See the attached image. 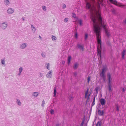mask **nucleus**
Listing matches in <instances>:
<instances>
[{
  "instance_id": "nucleus-1",
  "label": "nucleus",
  "mask_w": 126,
  "mask_h": 126,
  "mask_svg": "<svg viewBox=\"0 0 126 126\" xmlns=\"http://www.w3.org/2000/svg\"><path fill=\"white\" fill-rule=\"evenodd\" d=\"M86 6L87 8L90 10L91 13V18L93 23V30L96 34L98 44L97 52L98 57H101V42L100 35V30L103 27L105 30L106 35L108 37L110 36V32L105 29L106 25L104 21L101 16L100 10V7L98 3L96 5L97 9L94 5L92 7L91 4L87 2Z\"/></svg>"
},
{
  "instance_id": "nucleus-2",
  "label": "nucleus",
  "mask_w": 126,
  "mask_h": 126,
  "mask_svg": "<svg viewBox=\"0 0 126 126\" xmlns=\"http://www.w3.org/2000/svg\"><path fill=\"white\" fill-rule=\"evenodd\" d=\"M107 77L108 78V89L109 92H111L112 91L111 89V82L110 80L111 78V75L110 73H108L107 74Z\"/></svg>"
},
{
  "instance_id": "nucleus-3",
  "label": "nucleus",
  "mask_w": 126,
  "mask_h": 126,
  "mask_svg": "<svg viewBox=\"0 0 126 126\" xmlns=\"http://www.w3.org/2000/svg\"><path fill=\"white\" fill-rule=\"evenodd\" d=\"M112 3L116 6L120 7H123L124 5L122 4V3L117 2L116 0H109Z\"/></svg>"
},
{
  "instance_id": "nucleus-4",
  "label": "nucleus",
  "mask_w": 126,
  "mask_h": 126,
  "mask_svg": "<svg viewBox=\"0 0 126 126\" xmlns=\"http://www.w3.org/2000/svg\"><path fill=\"white\" fill-rule=\"evenodd\" d=\"M77 47L81 51L84 50V45L78 43L77 44Z\"/></svg>"
},
{
  "instance_id": "nucleus-5",
  "label": "nucleus",
  "mask_w": 126,
  "mask_h": 126,
  "mask_svg": "<svg viewBox=\"0 0 126 126\" xmlns=\"http://www.w3.org/2000/svg\"><path fill=\"white\" fill-rule=\"evenodd\" d=\"M14 9L9 7L8 8L7 10V13L8 14L11 15L14 13Z\"/></svg>"
},
{
  "instance_id": "nucleus-6",
  "label": "nucleus",
  "mask_w": 126,
  "mask_h": 126,
  "mask_svg": "<svg viewBox=\"0 0 126 126\" xmlns=\"http://www.w3.org/2000/svg\"><path fill=\"white\" fill-rule=\"evenodd\" d=\"M27 46V44L26 43H24L21 44L19 45V48L22 49H24Z\"/></svg>"
},
{
  "instance_id": "nucleus-7",
  "label": "nucleus",
  "mask_w": 126,
  "mask_h": 126,
  "mask_svg": "<svg viewBox=\"0 0 126 126\" xmlns=\"http://www.w3.org/2000/svg\"><path fill=\"white\" fill-rule=\"evenodd\" d=\"M8 26L7 23L5 22L2 24L1 28L2 30H4Z\"/></svg>"
},
{
  "instance_id": "nucleus-8",
  "label": "nucleus",
  "mask_w": 126,
  "mask_h": 126,
  "mask_svg": "<svg viewBox=\"0 0 126 126\" xmlns=\"http://www.w3.org/2000/svg\"><path fill=\"white\" fill-rule=\"evenodd\" d=\"M98 115L100 116H103L104 115V112L103 110H101L99 109L98 110Z\"/></svg>"
},
{
  "instance_id": "nucleus-9",
  "label": "nucleus",
  "mask_w": 126,
  "mask_h": 126,
  "mask_svg": "<svg viewBox=\"0 0 126 126\" xmlns=\"http://www.w3.org/2000/svg\"><path fill=\"white\" fill-rule=\"evenodd\" d=\"M101 105L102 106L104 105L106 103V101L105 99L101 98L100 100Z\"/></svg>"
},
{
  "instance_id": "nucleus-10",
  "label": "nucleus",
  "mask_w": 126,
  "mask_h": 126,
  "mask_svg": "<svg viewBox=\"0 0 126 126\" xmlns=\"http://www.w3.org/2000/svg\"><path fill=\"white\" fill-rule=\"evenodd\" d=\"M4 3L6 6H9L10 4V2L9 0H4Z\"/></svg>"
},
{
  "instance_id": "nucleus-11",
  "label": "nucleus",
  "mask_w": 126,
  "mask_h": 126,
  "mask_svg": "<svg viewBox=\"0 0 126 126\" xmlns=\"http://www.w3.org/2000/svg\"><path fill=\"white\" fill-rule=\"evenodd\" d=\"M52 71H50L47 75V77L48 78H50L52 77Z\"/></svg>"
},
{
  "instance_id": "nucleus-12",
  "label": "nucleus",
  "mask_w": 126,
  "mask_h": 126,
  "mask_svg": "<svg viewBox=\"0 0 126 126\" xmlns=\"http://www.w3.org/2000/svg\"><path fill=\"white\" fill-rule=\"evenodd\" d=\"M107 70V68L106 66L104 65L102 70L101 72L105 73Z\"/></svg>"
},
{
  "instance_id": "nucleus-13",
  "label": "nucleus",
  "mask_w": 126,
  "mask_h": 126,
  "mask_svg": "<svg viewBox=\"0 0 126 126\" xmlns=\"http://www.w3.org/2000/svg\"><path fill=\"white\" fill-rule=\"evenodd\" d=\"M78 64L77 63H75L73 66V68L75 69L76 70L77 69L78 67Z\"/></svg>"
},
{
  "instance_id": "nucleus-14",
  "label": "nucleus",
  "mask_w": 126,
  "mask_h": 126,
  "mask_svg": "<svg viewBox=\"0 0 126 126\" xmlns=\"http://www.w3.org/2000/svg\"><path fill=\"white\" fill-rule=\"evenodd\" d=\"M99 76L101 78L105 77V73L102 72L100 73Z\"/></svg>"
},
{
  "instance_id": "nucleus-15",
  "label": "nucleus",
  "mask_w": 126,
  "mask_h": 126,
  "mask_svg": "<svg viewBox=\"0 0 126 126\" xmlns=\"http://www.w3.org/2000/svg\"><path fill=\"white\" fill-rule=\"evenodd\" d=\"M125 52L126 50H124L122 53V58L123 59H124V57L125 55Z\"/></svg>"
},
{
  "instance_id": "nucleus-16",
  "label": "nucleus",
  "mask_w": 126,
  "mask_h": 126,
  "mask_svg": "<svg viewBox=\"0 0 126 126\" xmlns=\"http://www.w3.org/2000/svg\"><path fill=\"white\" fill-rule=\"evenodd\" d=\"M38 94V92H35L33 93L32 94V95L34 96V97H36L37 96Z\"/></svg>"
},
{
  "instance_id": "nucleus-17",
  "label": "nucleus",
  "mask_w": 126,
  "mask_h": 126,
  "mask_svg": "<svg viewBox=\"0 0 126 126\" xmlns=\"http://www.w3.org/2000/svg\"><path fill=\"white\" fill-rule=\"evenodd\" d=\"M71 56H69L68 57V64L69 65V63L70 62V61L71 60Z\"/></svg>"
},
{
  "instance_id": "nucleus-18",
  "label": "nucleus",
  "mask_w": 126,
  "mask_h": 126,
  "mask_svg": "<svg viewBox=\"0 0 126 126\" xmlns=\"http://www.w3.org/2000/svg\"><path fill=\"white\" fill-rule=\"evenodd\" d=\"M73 98H74V97L72 96H71V95L70 96L68 97L69 100L70 101H71L72 100Z\"/></svg>"
},
{
  "instance_id": "nucleus-19",
  "label": "nucleus",
  "mask_w": 126,
  "mask_h": 126,
  "mask_svg": "<svg viewBox=\"0 0 126 126\" xmlns=\"http://www.w3.org/2000/svg\"><path fill=\"white\" fill-rule=\"evenodd\" d=\"M16 103L17 104L19 105L20 106L21 105V103L19 100L18 99H17Z\"/></svg>"
},
{
  "instance_id": "nucleus-20",
  "label": "nucleus",
  "mask_w": 126,
  "mask_h": 126,
  "mask_svg": "<svg viewBox=\"0 0 126 126\" xmlns=\"http://www.w3.org/2000/svg\"><path fill=\"white\" fill-rule=\"evenodd\" d=\"M31 25V28L32 29V30L34 31V32H35L36 30L35 28L32 25Z\"/></svg>"
},
{
  "instance_id": "nucleus-21",
  "label": "nucleus",
  "mask_w": 126,
  "mask_h": 126,
  "mask_svg": "<svg viewBox=\"0 0 126 126\" xmlns=\"http://www.w3.org/2000/svg\"><path fill=\"white\" fill-rule=\"evenodd\" d=\"M89 89L88 88H87V90L85 92V98H86L87 95V94L88 92L89 91Z\"/></svg>"
},
{
  "instance_id": "nucleus-22",
  "label": "nucleus",
  "mask_w": 126,
  "mask_h": 126,
  "mask_svg": "<svg viewBox=\"0 0 126 126\" xmlns=\"http://www.w3.org/2000/svg\"><path fill=\"white\" fill-rule=\"evenodd\" d=\"M42 8L43 10L44 11H46L47 10V9L46 6H42Z\"/></svg>"
},
{
  "instance_id": "nucleus-23",
  "label": "nucleus",
  "mask_w": 126,
  "mask_h": 126,
  "mask_svg": "<svg viewBox=\"0 0 126 126\" xmlns=\"http://www.w3.org/2000/svg\"><path fill=\"white\" fill-rule=\"evenodd\" d=\"M57 92L56 90V87H55L54 88V96L55 97L56 96V94Z\"/></svg>"
},
{
  "instance_id": "nucleus-24",
  "label": "nucleus",
  "mask_w": 126,
  "mask_h": 126,
  "mask_svg": "<svg viewBox=\"0 0 126 126\" xmlns=\"http://www.w3.org/2000/svg\"><path fill=\"white\" fill-rule=\"evenodd\" d=\"M52 40L53 41L55 40H56V38L54 36L52 35Z\"/></svg>"
},
{
  "instance_id": "nucleus-25",
  "label": "nucleus",
  "mask_w": 126,
  "mask_h": 126,
  "mask_svg": "<svg viewBox=\"0 0 126 126\" xmlns=\"http://www.w3.org/2000/svg\"><path fill=\"white\" fill-rule=\"evenodd\" d=\"M107 44L109 46H111V43L109 41H108L106 42Z\"/></svg>"
},
{
  "instance_id": "nucleus-26",
  "label": "nucleus",
  "mask_w": 126,
  "mask_h": 126,
  "mask_svg": "<svg viewBox=\"0 0 126 126\" xmlns=\"http://www.w3.org/2000/svg\"><path fill=\"white\" fill-rule=\"evenodd\" d=\"M96 126H101V123L100 121H98L96 124Z\"/></svg>"
},
{
  "instance_id": "nucleus-27",
  "label": "nucleus",
  "mask_w": 126,
  "mask_h": 126,
  "mask_svg": "<svg viewBox=\"0 0 126 126\" xmlns=\"http://www.w3.org/2000/svg\"><path fill=\"white\" fill-rule=\"evenodd\" d=\"M116 111H119V107H118V105H117V104L116 105Z\"/></svg>"
},
{
  "instance_id": "nucleus-28",
  "label": "nucleus",
  "mask_w": 126,
  "mask_h": 126,
  "mask_svg": "<svg viewBox=\"0 0 126 126\" xmlns=\"http://www.w3.org/2000/svg\"><path fill=\"white\" fill-rule=\"evenodd\" d=\"M88 34L87 33H86L85 34V40H86L88 38Z\"/></svg>"
},
{
  "instance_id": "nucleus-29",
  "label": "nucleus",
  "mask_w": 126,
  "mask_h": 126,
  "mask_svg": "<svg viewBox=\"0 0 126 126\" xmlns=\"http://www.w3.org/2000/svg\"><path fill=\"white\" fill-rule=\"evenodd\" d=\"M19 72L21 73L23 70V68L22 67H20L19 68Z\"/></svg>"
},
{
  "instance_id": "nucleus-30",
  "label": "nucleus",
  "mask_w": 126,
  "mask_h": 126,
  "mask_svg": "<svg viewBox=\"0 0 126 126\" xmlns=\"http://www.w3.org/2000/svg\"><path fill=\"white\" fill-rule=\"evenodd\" d=\"M72 16L74 18H75L76 17V16L75 14L74 13H72Z\"/></svg>"
},
{
  "instance_id": "nucleus-31",
  "label": "nucleus",
  "mask_w": 126,
  "mask_h": 126,
  "mask_svg": "<svg viewBox=\"0 0 126 126\" xmlns=\"http://www.w3.org/2000/svg\"><path fill=\"white\" fill-rule=\"evenodd\" d=\"M45 104V101L44 100H43L42 102V105H41L43 107H44V104Z\"/></svg>"
},
{
  "instance_id": "nucleus-32",
  "label": "nucleus",
  "mask_w": 126,
  "mask_h": 126,
  "mask_svg": "<svg viewBox=\"0 0 126 126\" xmlns=\"http://www.w3.org/2000/svg\"><path fill=\"white\" fill-rule=\"evenodd\" d=\"M74 76L75 77H76L77 75V72H75L73 73Z\"/></svg>"
},
{
  "instance_id": "nucleus-33",
  "label": "nucleus",
  "mask_w": 126,
  "mask_h": 126,
  "mask_svg": "<svg viewBox=\"0 0 126 126\" xmlns=\"http://www.w3.org/2000/svg\"><path fill=\"white\" fill-rule=\"evenodd\" d=\"M1 63L2 64H3L4 65L5 64V60H3L2 59L1 61Z\"/></svg>"
},
{
  "instance_id": "nucleus-34",
  "label": "nucleus",
  "mask_w": 126,
  "mask_h": 126,
  "mask_svg": "<svg viewBox=\"0 0 126 126\" xmlns=\"http://www.w3.org/2000/svg\"><path fill=\"white\" fill-rule=\"evenodd\" d=\"M68 18H65L64 19V21L65 22H66L68 21Z\"/></svg>"
},
{
  "instance_id": "nucleus-35",
  "label": "nucleus",
  "mask_w": 126,
  "mask_h": 126,
  "mask_svg": "<svg viewBox=\"0 0 126 126\" xmlns=\"http://www.w3.org/2000/svg\"><path fill=\"white\" fill-rule=\"evenodd\" d=\"M90 76H89L88 77V79H87V80H88L87 82H88V83H89L90 80Z\"/></svg>"
},
{
  "instance_id": "nucleus-36",
  "label": "nucleus",
  "mask_w": 126,
  "mask_h": 126,
  "mask_svg": "<svg viewBox=\"0 0 126 126\" xmlns=\"http://www.w3.org/2000/svg\"><path fill=\"white\" fill-rule=\"evenodd\" d=\"M45 53H42L41 54V55L43 57H44V58H45Z\"/></svg>"
},
{
  "instance_id": "nucleus-37",
  "label": "nucleus",
  "mask_w": 126,
  "mask_h": 126,
  "mask_svg": "<svg viewBox=\"0 0 126 126\" xmlns=\"http://www.w3.org/2000/svg\"><path fill=\"white\" fill-rule=\"evenodd\" d=\"M54 111L53 110H51L50 111V113H51V114H53L54 113Z\"/></svg>"
},
{
  "instance_id": "nucleus-38",
  "label": "nucleus",
  "mask_w": 126,
  "mask_h": 126,
  "mask_svg": "<svg viewBox=\"0 0 126 126\" xmlns=\"http://www.w3.org/2000/svg\"><path fill=\"white\" fill-rule=\"evenodd\" d=\"M79 24L80 26L82 25V20L81 19H80L79 20Z\"/></svg>"
},
{
  "instance_id": "nucleus-39",
  "label": "nucleus",
  "mask_w": 126,
  "mask_h": 126,
  "mask_svg": "<svg viewBox=\"0 0 126 126\" xmlns=\"http://www.w3.org/2000/svg\"><path fill=\"white\" fill-rule=\"evenodd\" d=\"M95 104V101H93V102L92 103V104L91 105V106L92 107L93 106H94Z\"/></svg>"
},
{
  "instance_id": "nucleus-40",
  "label": "nucleus",
  "mask_w": 126,
  "mask_h": 126,
  "mask_svg": "<svg viewBox=\"0 0 126 126\" xmlns=\"http://www.w3.org/2000/svg\"><path fill=\"white\" fill-rule=\"evenodd\" d=\"M75 37L76 38H77L78 37V34L77 32H76L75 34Z\"/></svg>"
},
{
  "instance_id": "nucleus-41",
  "label": "nucleus",
  "mask_w": 126,
  "mask_h": 126,
  "mask_svg": "<svg viewBox=\"0 0 126 126\" xmlns=\"http://www.w3.org/2000/svg\"><path fill=\"white\" fill-rule=\"evenodd\" d=\"M84 120L80 124V126H83L84 123Z\"/></svg>"
},
{
  "instance_id": "nucleus-42",
  "label": "nucleus",
  "mask_w": 126,
  "mask_h": 126,
  "mask_svg": "<svg viewBox=\"0 0 126 126\" xmlns=\"http://www.w3.org/2000/svg\"><path fill=\"white\" fill-rule=\"evenodd\" d=\"M95 90L96 91V93L97 94L98 93V89L97 88H96L95 89Z\"/></svg>"
},
{
  "instance_id": "nucleus-43",
  "label": "nucleus",
  "mask_w": 126,
  "mask_h": 126,
  "mask_svg": "<svg viewBox=\"0 0 126 126\" xmlns=\"http://www.w3.org/2000/svg\"><path fill=\"white\" fill-rule=\"evenodd\" d=\"M66 7V5L65 4H63V8L64 9Z\"/></svg>"
},
{
  "instance_id": "nucleus-44",
  "label": "nucleus",
  "mask_w": 126,
  "mask_h": 126,
  "mask_svg": "<svg viewBox=\"0 0 126 126\" xmlns=\"http://www.w3.org/2000/svg\"><path fill=\"white\" fill-rule=\"evenodd\" d=\"M122 91H123V92H125V90L124 89V88H122Z\"/></svg>"
},
{
  "instance_id": "nucleus-45",
  "label": "nucleus",
  "mask_w": 126,
  "mask_h": 126,
  "mask_svg": "<svg viewBox=\"0 0 126 126\" xmlns=\"http://www.w3.org/2000/svg\"><path fill=\"white\" fill-rule=\"evenodd\" d=\"M102 78V79L104 81H105V80H106L105 77H103V78Z\"/></svg>"
},
{
  "instance_id": "nucleus-46",
  "label": "nucleus",
  "mask_w": 126,
  "mask_h": 126,
  "mask_svg": "<svg viewBox=\"0 0 126 126\" xmlns=\"http://www.w3.org/2000/svg\"><path fill=\"white\" fill-rule=\"evenodd\" d=\"M40 77H42V76H43V74H42V73H40Z\"/></svg>"
},
{
  "instance_id": "nucleus-47",
  "label": "nucleus",
  "mask_w": 126,
  "mask_h": 126,
  "mask_svg": "<svg viewBox=\"0 0 126 126\" xmlns=\"http://www.w3.org/2000/svg\"><path fill=\"white\" fill-rule=\"evenodd\" d=\"M49 67V63H48V64L47 65V69L49 70V68H48Z\"/></svg>"
},
{
  "instance_id": "nucleus-48",
  "label": "nucleus",
  "mask_w": 126,
  "mask_h": 126,
  "mask_svg": "<svg viewBox=\"0 0 126 126\" xmlns=\"http://www.w3.org/2000/svg\"><path fill=\"white\" fill-rule=\"evenodd\" d=\"M90 94H91V93H90L88 95V97L87 99V101L89 99V96H90Z\"/></svg>"
},
{
  "instance_id": "nucleus-49",
  "label": "nucleus",
  "mask_w": 126,
  "mask_h": 126,
  "mask_svg": "<svg viewBox=\"0 0 126 126\" xmlns=\"http://www.w3.org/2000/svg\"><path fill=\"white\" fill-rule=\"evenodd\" d=\"M65 63V61H62V63L63 64H64Z\"/></svg>"
},
{
  "instance_id": "nucleus-50",
  "label": "nucleus",
  "mask_w": 126,
  "mask_h": 126,
  "mask_svg": "<svg viewBox=\"0 0 126 126\" xmlns=\"http://www.w3.org/2000/svg\"><path fill=\"white\" fill-rule=\"evenodd\" d=\"M123 21L125 24H126V18L125 19V20L124 21Z\"/></svg>"
},
{
  "instance_id": "nucleus-51",
  "label": "nucleus",
  "mask_w": 126,
  "mask_h": 126,
  "mask_svg": "<svg viewBox=\"0 0 126 126\" xmlns=\"http://www.w3.org/2000/svg\"><path fill=\"white\" fill-rule=\"evenodd\" d=\"M21 72H19V73H18V75L19 76H20V75L21 74Z\"/></svg>"
},
{
  "instance_id": "nucleus-52",
  "label": "nucleus",
  "mask_w": 126,
  "mask_h": 126,
  "mask_svg": "<svg viewBox=\"0 0 126 126\" xmlns=\"http://www.w3.org/2000/svg\"><path fill=\"white\" fill-rule=\"evenodd\" d=\"M61 125V124H56V126H59L60 125Z\"/></svg>"
},
{
  "instance_id": "nucleus-53",
  "label": "nucleus",
  "mask_w": 126,
  "mask_h": 126,
  "mask_svg": "<svg viewBox=\"0 0 126 126\" xmlns=\"http://www.w3.org/2000/svg\"><path fill=\"white\" fill-rule=\"evenodd\" d=\"M95 97H94V98L93 99V101H95Z\"/></svg>"
},
{
  "instance_id": "nucleus-54",
  "label": "nucleus",
  "mask_w": 126,
  "mask_h": 126,
  "mask_svg": "<svg viewBox=\"0 0 126 126\" xmlns=\"http://www.w3.org/2000/svg\"><path fill=\"white\" fill-rule=\"evenodd\" d=\"M22 19L23 21H24L25 20L24 18L23 17L22 18Z\"/></svg>"
},
{
  "instance_id": "nucleus-55",
  "label": "nucleus",
  "mask_w": 126,
  "mask_h": 126,
  "mask_svg": "<svg viewBox=\"0 0 126 126\" xmlns=\"http://www.w3.org/2000/svg\"><path fill=\"white\" fill-rule=\"evenodd\" d=\"M39 38H40L41 39L42 38V37H41V36H40V35H39Z\"/></svg>"
},
{
  "instance_id": "nucleus-56",
  "label": "nucleus",
  "mask_w": 126,
  "mask_h": 126,
  "mask_svg": "<svg viewBox=\"0 0 126 126\" xmlns=\"http://www.w3.org/2000/svg\"><path fill=\"white\" fill-rule=\"evenodd\" d=\"M97 95V94H96L94 95V97H95H95Z\"/></svg>"
},
{
  "instance_id": "nucleus-57",
  "label": "nucleus",
  "mask_w": 126,
  "mask_h": 126,
  "mask_svg": "<svg viewBox=\"0 0 126 126\" xmlns=\"http://www.w3.org/2000/svg\"><path fill=\"white\" fill-rule=\"evenodd\" d=\"M100 104H99V106H100Z\"/></svg>"
}]
</instances>
